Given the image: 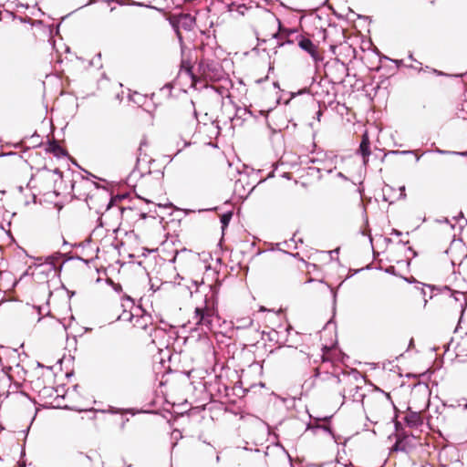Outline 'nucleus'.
I'll return each mask as SVG.
<instances>
[{
    "mask_svg": "<svg viewBox=\"0 0 467 467\" xmlns=\"http://www.w3.org/2000/svg\"><path fill=\"white\" fill-rule=\"evenodd\" d=\"M207 287L209 288L210 295H205L202 305L196 306L192 317L194 324L201 330H204V328L212 329V319L216 312L219 285H209Z\"/></svg>",
    "mask_w": 467,
    "mask_h": 467,
    "instance_id": "obj_1",
    "label": "nucleus"
},
{
    "mask_svg": "<svg viewBox=\"0 0 467 467\" xmlns=\"http://www.w3.org/2000/svg\"><path fill=\"white\" fill-rule=\"evenodd\" d=\"M171 25L175 27L176 31H178L179 26L185 30H192L195 25V18L190 14H182L176 21H171ZM177 34L179 35V32H177Z\"/></svg>",
    "mask_w": 467,
    "mask_h": 467,
    "instance_id": "obj_2",
    "label": "nucleus"
},
{
    "mask_svg": "<svg viewBox=\"0 0 467 467\" xmlns=\"http://www.w3.org/2000/svg\"><path fill=\"white\" fill-rule=\"evenodd\" d=\"M298 46L301 49L307 52L315 61L322 59L317 52V46L309 38L302 36L298 41Z\"/></svg>",
    "mask_w": 467,
    "mask_h": 467,
    "instance_id": "obj_3",
    "label": "nucleus"
},
{
    "mask_svg": "<svg viewBox=\"0 0 467 467\" xmlns=\"http://www.w3.org/2000/svg\"><path fill=\"white\" fill-rule=\"evenodd\" d=\"M361 388L355 385V386H349L348 389H344L342 392V398L343 400L347 399H352L353 401H361L363 402V400L365 398V395L363 393H360Z\"/></svg>",
    "mask_w": 467,
    "mask_h": 467,
    "instance_id": "obj_4",
    "label": "nucleus"
},
{
    "mask_svg": "<svg viewBox=\"0 0 467 467\" xmlns=\"http://www.w3.org/2000/svg\"><path fill=\"white\" fill-rule=\"evenodd\" d=\"M404 420L406 424L410 428H417L422 424V418L420 413L418 411H412L409 409Z\"/></svg>",
    "mask_w": 467,
    "mask_h": 467,
    "instance_id": "obj_5",
    "label": "nucleus"
},
{
    "mask_svg": "<svg viewBox=\"0 0 467 467\" xmlns=\"http://www.w3.org/2000/svg\"><path fill=\"white\" fill-rule=\"evenodd\" d=\"M369 139L367 133H364L362 136V140L359 145L358 151L360 152L361 156L363 157V161L366 164L368 161V156L370 155V150H369Z\"/></svg>",
    "mask_w": 467,
    "mask_h": 467,
    "instance_id": "obj_6",
    "label": "nucleus"
},
{
    "mask_svg": "<svg viewBox=\"0 0 467 467\" xmlns=\"http://www.w3.org/2000/svg\"><path fill=\"white\" fill-rule=\"evenodd\" d=\"M445 289L448 290L451 293V296H453L455 301H463V303L461 304V312H462V315L464 310H465L466 305H467V301H466V297H465V293L462 292V291H456V290L452 291L448 286H446Z\"/></svg>",
    "mask_w": 467,
    "mask_h": 467,
    "instance_id": "obj_7",
    "label": "nucleus"
},
{
    "mask_svg": "<svg viewBox=\"0 0 467 467\" xmlns=\"http://www.w3.org/2000/svg\"><path fill=\"white\" fill-rule=\"evenodd\" d=\"M458 357L467 358V333L462 336L455 348Z\"/></svg>",
    "mask_w": 467,
    "mask_h": 467,
    "instance_id": "obj_8",
    "label": "nucleus"
},
{
    "mask_svg": "<svg viewBox=\"0 0 467 467\" xmlns=\"http://www.w3.org/2000/svg\"><path fill=\"white\" fill-rule=\"evenodd\" d=\"M231 218L232 213H226L221 216V223L223 224V228L226 227L229 224Z\"/></svg>",
    "mask_w": 467,
    "mask_h": 467,
    "instance_id": "obj_9",
    "label": "nucleus"
},
{
    "mask_svg": "<svg viewBox=\"0 0 467 467\" xmlns=\"http://www.w3.org/2000/svg\"><path fill=\"white\" fill-rule=\"evenodd\" d=\"M50 147L54 152H62V149L59 145L54 143V145H51Z\"/></svg>",
    "mask_w": 467,
    "mask_h": 467,
    "instance_id": "obj_10",
    "label": "nucleus"
},
{
    "mask_svg": "<svg viewBox=\"0 0 467 467\" xmlns=\"http://www.w3.org/2000/svg\"><path fill=\"white\" fill-rule=\"evenodd\" d=\"M79 456L86 460L88 462H90L92 461V458L89 454H83L82 452H80Z\"/></svg>",
    "mask_w": 467,
    "mask_h": 467,
    "instance_id": "obj_11",
    "label": "nucleus"
},
{
    "mask_svg": "<svg viewBox=\"0 0 467 467\" xmlns=\"http://www.w3.org/2000/svg\"><path fill=\"white\" fill-rule=\"evenodd\" d=\"M108 411L109 413L116 414V413L120 412V410L117 409V408H114V407H110Z\"/></svg>",
    "mask_w": 467,
    "mask_h": 467,
    "instance_id": "obj_12",
    "label": "nucleus"
},
{
    "mask_svg": "<svg viewBox=\"0 0 467 467\" xmlns=\"http://www.w3.org/2000/svg\"><path fill=\"white\" fill-rule=\"evenodd\" d=\"M393 449H394L395 451H400V450L403 451V450H404V449L400 446V441H399L394 444Z\"/></svg>",
    "mask_w": 467,
    "mask_h": 467,
    "instance_id": "obj_13",
    "label": "nucleus"
},
{
    "mask_svg": "<svg viewBox=\"0 0 467 467\" xmlns=\"http://www.w3.org/2000/svg\"><path fill=\"white\" fill-rule=\"evenodd\" d=\"M393 153H400V154H403V155H407V154H412L414 153L413 150H402V151H393Z\"/></svg>",
    "mask_w": 467,
    "mask_h": 467,
    "instance_id": "obj_14",
    "label": "nucleus"
},
{
    "mask_svg": "<svg viewBox=\"0 0 467 467\" xmlns=\"http://www.w3.org/2000/svg\"><path fill=\"white\" fill-rule=\"evenodd\" d=\"M316 428H320V429L324 430L325 431H327V432H328L330 434L332 433V431H331L329 427H327V426H322V427L321 426H317Z\"/></svg>",
    "mask_w": 467,
    "mask_h": 467,
    "instance_id": "obj_15",
    "label": "nucleus"
},
{
    "mask_svg": "<svg viewBox=\"0 0 467 467\" xmlns=\"http://www.w3.org/2000/svg\"><path fill=\"white\" fill-rule=\"evenodd\" d=\"M391 234H394L396 236H400L402 233L397 229H392Z\"/></svg>",
    "mask_w": 467,
    "mask_h": 467,
    "instance_id": "obj_16",
    "label": "nucleus"
},
{
    "mask_svg": "<svg viewBox=\"0 0 467 467\" xmlns=\"http://www.w3.org/2000/svg\"><path fill=\"white\" fill-rule=\"evenodd\" d=\"M384 395H385V397L382 398V401H385V402L386 401H390V395L388 394V393H385Z\"/></svg>",
    "mask_w": 467,
    "mask_h": 467,
    "instance_id": "obj_17",
    "label": "nucleus"
},
{
    "mask_svg": "<svg viewBox=\"0 0 467 467\" xmlns=\"http://www.w3.org/2000/svg\"><path fill=\"white\" fill-rule=\"evenodd\" d=\"M133 5H139V6H145L143 4L141 3H133ZM147 7H150V8H154L153 6H150V5H146Z\"/></svg>",
    "mask_w": 467,
    "mask_h": 467,
    "instance_id": "obj_18",
    "label": "nucleus"
},
{
    "mask_svg": "<svg viewBox=\"0 0 467 467\" xmlns=\"http://www.w3.org/2000/svg\"><path fill=\"white\" fill-rule=\"evenodd\" d=\"M436 152H438V153H440V154L449 153V151L442 150H440V149H437V150H436Z\"/></svg>",
    "mask_w": 467,
    "mask_h": 467,
    "instance_id": "obj_19",
    "label": "nucleus"
},
{
    "mask_svg": "<svg viewBox=\"0 0 467 467\" xmlns=\"http://www.w3.org/2000/svg\"><path fill=\"white\" fill-rule=\"evenodd\" d=\"M140 164V157H138V158H137V169H139Z\"/></svg>",
    "mask_w": 467,
    "mask_h": 467,
    "instance_id": "obj_20",
    "label": "nucleus"
},
{
    "mask_svg": "<svg viewBox=\"0 0 467 467\" xmlns=\"http://www.w3.org/2000/svg\"><path fill=\"white\" fill-rule=\"evenodd\" d=\"M433 72L437 75H443V73L441 71H438L436 69H433Z\"/></svg>",
    "mask_w": 467,
    "mask_h": 467,
    "instance_id": "obj_21",
    "label": "nucleus"
},
{
    "mask_svg": "<svg viewBox=\"0 0 467 467\" xmlns=\"http://www.w3.org/2000/svg\"><path fill=\"white\" fill-rule=\"evenodd\" d=\"M317 119L319 120L320 117L322 115V112L319 110V111H317Z\"/></svg>",
    "mask_w": 467,
    "mask_h": 467,
    "instance_id": "obj_22",
    "label": "nucleus"
},
{
    "mask_svg": "<svg viewBox=\"0 0 467 467\" xmlns=\"http://www.w3.org/2000/svg\"><path fill=\"white\" fill-rule=\"evenodd\" d=\"M128 420H129V419H126L125 420H123V422H122V424H121V429H123V428H124L125 423H126V421H128Z\"/></svg>",
    "mask_w": 467,
    "mask_h": 467,
    "instance_id": "obj_23",
    "label": "nucleus"
},
{
    "mask_svg": "<svg viewBox=\"0 0 467 467\" xmlns=\"http://www.w3.org/2000/svg\"><path fill=\"white\" fill-rule=\"evenodd\" d=\"M19 467H26V463L25 462L19 463Z\"/></svg>",
    "mask_w": 467,
    "mask_h": 467,
    "instance_id": "obj_24",
    "label": "nucleus"
},
{
    "mask_svg": "<svg viewBox=\"0 0 467 467\" xmlns=\"http://www.w3.org/2000/svg\"><path fill=\"white\" fill-rule=\"evenodd\" d=\"M273 36H274L275 38H277V37H278V33H275V34L273 35Z\"/></svg>",
    "mask_w": 467,
    "mask_h": 467,
    "instance_id": "obj_25",
    "label": "nucleus"
},
{
    "mask_svg": "<svg viewBox=\"0 0 467 467\" xmlns=\"http://www.w3.org/2000/svg\"><path fill=\"white\" fill-rule=\"evenodd\" d=\"M142 145H143V142H141V143H140V148H139V150H140V151L141 150Z\"/></svg>",
    "mask_w": 467,
    "mask_h": 467,
    "instance_id": "obj_26",
    "label": "nucleus"
},
{
    "mask_svg": "<svg viewBox=\"0 0 467 467\" xmlns=\"http://www.w3.org/2000/svg\"><path fill=\"white\" fill-rule=\"evenodd\" d=\"M220 461V457L219 455L216 456V462H219Z\"/></svg>",
    "mask_w": 467,
    "mask_h": 467,
    "instance_id": "obj_27",
    "label": "nucleus"
},
{
    "mask_svg": "<svg viewBox=\"0 0 467 467\" xmlns=\"http://www.w3.org/2000/svg\"><path fill=\"white\" fill-rule=\"evenodd\" d=\"M339 177H344V175L341 172H338Z\"/></svg>",
    "mask_w": 467,
    "mask_h": 467,
    "instance_id": "obj_28",
    "label": "nucleus"
},
{
    "mask_svg": "<svg viewBox=\"0 0 467 467\" xmlns=\"http://www.w3.org/2000/svg\"><path fill=\"white\" fill-rule=\"evenodd\" d=\"M278 22V26L280 27L281 26V22L279 20H277Z\"/></svg>",
    "mask_w": 467,
    "mask_h": 467,
    "instance_id": "obj_29",
    "label": "nucleus"
},
{
    "mask_svg": "<svg viewBox=\"0 0 467 467\" xmlns=\"http://www.w3.org/2000/svg\"><path fill=\"white\" fill-rule=\"evenodd\" d=\"M409 57L413 60V57L411 54L409 56Z\"/></svg>",
    "mask_w": 467,
    "mask_h": 467,
    "instance_id": "obj_30",
    "label": "nucleus"
},
{
    "mask_svg": "<svg viewBox=\"0 0 467 467\" xmlns=\"http://www.w3.org/2000/svg\"><path fill=\"white\" fill-rule=\"evenodd\" d=\"M456 153H457V154H459L458 152H456ZM461 154H462V155H465L466 153H465V152H462Z\"/></svg>",
    "mask_w": 467,
    "mask_h": 467,
    "instance_id": "obj_31",
    "label": "nucleus"
}]
</instances>
